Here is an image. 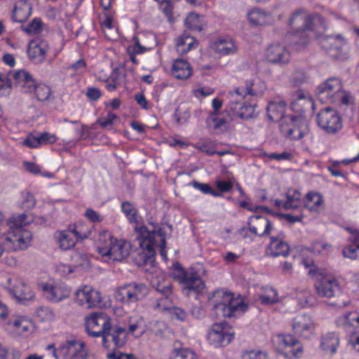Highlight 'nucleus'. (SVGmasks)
I'll use <instances>...</instances> for the list:
<instances>
[{"label":"nucleus","mask_w":359,"mask_h":359,"mask_svg":"<svg viewBox=\"0 0 359 359\" xmlns=\"http://www.w3.org/2000/svg\"><path fill=\"white\" fill-rule=\"evenodd\" d=\"M319 128L327 135L338 133L343 127L342 118L339 112L330 107L322 109L316 116Z\"/></svg>","instance_id":"9d476101"},{"label":"nucleus","mask_w":359,"mask_h":359,"mask_svg":"<svg viewBox=\"0 0 359 359\" xmlns=\"http://www.w3.org/2000/svg\"><path fill=\"white\" fill-rule=\"evenodd\" d=\"M91 233V231H81L79 226H74L73 230H65L56 233L55 237L58 246L63 250H68L76 244V238H87Z\"/></svg>","instance_id":"2eb2a0df"},{"label":"nucleus","mask_w":359,"mask_h":359,"mask_svg":"<svg viewBox=\"0 0 359 359\" xmlns=\"http://www.w3.org/2000/svg\"><path fill=\"white\" fill-rule=\"evenodd\" d=\"M244 89L246 95L257 96L262 94V91L258 90L257 88H255V84L252 80L246 81Z\"/></svg>","instance_id":"052dcab7"},{"label":"nucleus","mask_w":359,"mask_h":359,"mask_svg":"<svg viewBox=\"0 0 359 359\" xmlns=\"http://www.w3.org/2000/svg\"><path fill=\"white\" fill-rule=\"evenodd\" d=\"M215 184L219 191L222 193H227L231 191L233 183L230 181L225 182L222 180H217Z\"/></svg>","instance_id":"680f3d73"},{"label":"nucleus","mask_w":359,"mask_h":359,"mask_svg":"<svg viewBox=\"0 0 359 359\" xmlns=\"http://www.w3.org/2000/svg\"><path fill=\"white\" fill-rule=\"evenodd\" d=\"M177 343H175V346ZM170 359H198V357L195 352L190 348L175 346Z\"/></svg>","instance_id":"79ce46f5"},{"label":"nucleus","mask_w":359,"mask_h":359,"mask_svg":"<svg viewBox=\"0 0 359 359\" xmlns=\"http://www.w3.org/2000/svg\"><path fill=\"white\" fill-rule=\"evenodd\" d=\"M171 277L178 282L182 294L186 297L203 294L206 290L205 282L198 272L184 269L177 262L173 264Z\"/></svg>","instance_id":"20e7f679"},{"label":"nucleus","mask_w":359,"mask_h":359,"mask_svg":"<svg viewBox=\"0 0 359 359\" xmlns=\"http://www.w3.org/2000/svg\"><path fill=\"white\" fill-rule=\"evenodd\" d=\"M24 166L30 173L34 175L41 172L40 166L34 163L25 161L24 162Z\"/></svg>","instance_id":"69168bd1"},{"label":"nucleus","mask_w":359,"mask_h":359,"mask_svg":"<svg viewBox=\"0 0 359 359\" xmlns=\"http://www.w3.org/2000/svg\"><path fill=\"white\" fill-rule=\"evenodd\" d=\"M97 250L102 257L121 262L130 255V245L122 239H117L109 231L99 233L97 239Z\"/></svg>","instance_id":"7ed1b4c3"},{"label":"nucleus","mask_w":359,"mask_h":359,"mask_svg":"<svg viewBox=\"0 0 359 359\" xmlns=\"http://www.w3.org/2000/svg\"><path fill=\"white\" fill-rule=\"evenodd\" d=\"M208 126L215 130H222L226 123L224 113L211 112L206 119Z\"/></svg>","instance_id":"e433bc0d"},{"label":"nucleus","mask_w":359,"mask_h":359,"mask_svg":"<svg viewBox=\"0 0 359 359\" xmlns=\"http://www.w3.org/2000/svg\"><path fill=\"white\" fill-rule=\"evenodd\" d=\"M347 230L352 236L348 238L351 244L343 250V255L346 257L355 259L359 258V231L351 228H348Z\"/></svg>","instance_id":"cd10ccee"},{"label":"nucleus","mask_w":359,"mask_h":359,"mask_svg":"<svg viewBox=\"0 0 359 359\" xmlns=\"http://www.w3.org/2000/svg\"><path fill=\"white\" fill-rule=\"evenodd\" d=\"M201 18V16L195 13H189L185 20L187 27L191 30L202 31L203 23Z\"/></svg>","instance_id":"c03bdc74"},{"label":"nucleus","mask_w":359,"mask_h":359,"mask_svg":"<svg viewBox=\"0 0 359 359\" xmlns=\"http://www.w3.org/2000/svg\"><path fill=\"white\" fill-rule=\"evenodd\" d=\"M208 302L213 306L217 316L231 318L236 311H245L248 305L241 299H234L230 292L217 290L208 295Z\"/></svg>","instance_id":"39448f33"},{"label":"nucleus","mask_w":359,"mask_h":359,"mask_svg":"<svg viewBox=\"0 0 359 359\" xmlns=\"http://www.w3.org/2000/svg\"><path fill=\"white\" fill-rule=\"evenodd\" d=\"M43 289L46 292L47 299L53 302H60L69 296V290L62 286L45 285Z\"/></svg>","instance_id":"7c9ffc66"},{"label":"nucleus","mask_w":359,"mask_h":359,"mask_svg":"<svg viewBox=\"0 0 359 359\" xmlns=\"http://www.w3.org/2000/svg\"><path fill=\"white\" fill-rule=\"evenodd\" d=\"M86 96L93 101L97 100L101 96V91L96 88H88L86 92Z\"/></svg>","instance_id":"e2e57ef3"},{"label":"nucleus","mask_w":359,"mask_h":359,"mask_svg":"<svg viewBox=\"0 0 359 359\" xmlns=\"http://www.w3.org/2000/svg\"><path fill=\"white\" fill-rule=\"evenodd\" d=\"M242 359H269L267 353L262 351L251 350L245 351Z\"/></svg>","instance_id":"864d4df0"},{"label":"nucleus","mask_w":359,"mask_h":359,"mask_svg":"<svg viewBox=\"0 0 359 359\" xmlns=\"http://www.w3.org/2000/svg\"><path fill=\"white\" fill-rule=\"evenodd\" d=\"M172 74L178 79H187L191 75L189 63L183 59H177L172 66Z\"/></svg>","instance_id":"2f4dec72"},{"label":"nucleus","mask_w":359,"mask_h":359,"mask_svg":"<svg viewBox=\"0 0 359 359\" xmlns=\"http://www.w3.org/2000/svg\"><path fill=\"white\" fill-rule=\"evenodd\" d=\"M248 16L250 22L253 25H265L271 18L269 13L258 8L252 9Z\"/></svg>","instance_id":"4c0bfd02"},{"label":"nucleus","mask_w":359,"mask_h":359,"mask_svg":"<svg viewBox=\"0 0 359 359\" xmlns=\"http://www.w3.org/2000/svg\"><path fill=\"white\" fill-rule=\"evenodd\" d=\"M121 210L125 214L130 223L137 222V211L134 205L128 202L124 201L121 204Z\"/></svg>","instance_id":"a18cd8bd"},{"label":"nucleus","mask_w":359,"mask_h":359,"mask_svg":"<svg viewBox=\"0 0 359 359\" xmlns=\"http://www.w3.org/2000/svg\"><path fill=\"white\" fill-rule=\"evenodd\" d=\"M137 240L142 250L140 254V258L143 261L144 264H151L154 262L155 246L159 248L161 256L165 257V233L161 227L153 226L151 229H149L147 226L140 227Z\"/></svg>","instance_id":"f257e3e1"},{"label":"nucleus","mask_w":359,"mask_h":359,"mask_svg":"<svg viewBox=\"0 0 359 359\" xmlns=\"http://www.w3.org/2000/svg\"><path fill=\"white\" fill-rule=\"evenodd\" d=\"M212 50L220 55H228L237 52L238 48L234 41L230 37H219L212 42Z\"/></svg>","instance_id":"a878e982"},{"label":"nucleus","mask_w":359,"mask_h":359,"mask_svg":"<svg viewBox=\"0 0 359 359\" xmlns=\"http://www.w3.org/2000/svg\"><path fill=\"white\" fill-rule=\"evenodd\" d=\"M84 216L93 223L101 222L104 219L103 216L92 208H88L84 213Z\"/></svg>","instance_id":"6e6d98bb"},{"label":"nucleus","mask_w":359,"mask_h":359,"mask_svg":"<svg viewBox=\"0 0 359 359\" xmlns=\"http://www.w3.org/2000/svg\"><path fill=\"white\" fill-rule=\"evenodd\" d=\"M14 86L22 93H32L36 88V82L32 76L25 70H18L13 73Z\"/></svg>","instance_id":"5701e85b"},{"label":"nucleus","mask_w":359,"mask_h":359,"mask_svg":"<svg viewBox=\"0 0 359 359\" xmlns=\"http://www.w3.org/2000/svg\"><path fill=\"white\" fill-rule=\"evenodd\" d=\"M8 325L13 327V330L18 334H23L29 331L32 323L24 317H17L10 320Z\"/></svg>","instance_id":"ea45409f"},{"label":"nucleus","mask_w":359,"mask_h":359,"mask_svg":"<svg viewBox=\"0 0 359 359\" xmlns=\"http://www.w3.org/2000/svg\"><path fill=\"white\" fill-rule=\"evenodd\" d=\"M234 332L231 326L226 323H214L208 333L207 339L215 347L228 345L233 339Z\"/></svg>","instance_id":"9b49d317"},{"label":"nucleus","mask_w":359,"mask_h":359,"mask_svg":"<svg viewBox=\"0 0 359 359\" xmlns=\"http://www.w3.org/2000/svg\"><path fill=\"white\" fill-rule=\"evenodd\" d=\"M42 29V22L39 18H34L23 30L28 34H37Z\"/></svg>","instance_id":"3c124183"},{"label":"nucleus","mask_w":359,"mask_h":359,"mask_svg":"<svg viewBox=\"0 0 359 359\" xmlns=\"http://www.w3.org/2000/svg\"><path fill=\"white\" fill-rule=\"evenodd\" d=\"M292 329L299 336L309 338L313 333L314 324L310 316L305 314L298 315L294 318Z\"/></svg>","instance_id":"412c9836"},{"label":"nucleus","mask_w":359,"mask_h":359,"mask_svg":"<svg viewBox=\"0 0 359 359\" xmlns=\"http://www.w3.org/2000/svg\"><path fill=\"white\" fill-rule=\"evenodd\" d=\"M321 48L325 50L334 60L344 62L349 57V46L340 34L325 35L318 39Z\"/></svg>","instance_id":"423d86ee"},{"label":"nucleus","mask_w":359,"mask_h":359,"mask_svg":"<svg viewBox=\"0 0 359 359\" xmlns=\"http://www.w3.org/2000/svg\"><path fill=\"white\" fill-rule=\"evenodd\" d=\"M286 104L283 100H272L269 102L266 113L270 121H281L284 118Z\"/></svg>","instance_id":"bb28decb"},{"label":"nucleus","mask_w":359,"mask_h":359,"mask_svg":"<svg viewBox=\"0 0 359 359\" xmlns=\"http://www.w3.org/2000/svg\"><path fill=\"white\" fill-rule=\"evenodd\" d=\"M342 90L341 81L339 78L332 77L326 80L317 88V96L322 102L334 103L337 102Z\"/></svg>","instance_id":"ddd939ff"},{"label":"nucleus","mask_w":359,"mask_h":359,"mask_svg":"<svg viewBox=\"0 0 359 359\" xmlns=\"http://www.w3.org/2000/svg\"><path fill=\"white\" fill-rule=\"evenodd\" d=\"M286 210L296 209L300 205L301 193L296 189H289L286 194Z\"/></svg>","instance_id":"37998d69"},{"label":"nucleus","mask_w":359,"mask_h":359,"mask_svg":"<svg viewBox=\"0 0 359 359\" xmlns=\"http://www.w3.org/2000/svg\"><path fill=\"white\" fill-rule=\"evenodd\" d=\"M111 319L103 312L94 313L86 318V329L89 336L101 337L104 347L109 348L107 344V332L111 328Z\"/></svg>","instance_id":"1a4fd4ad"},{"label":"nucleus","mask_w":359,"mask_h":359,"mask_svg":"<svg viewBox=\"0 0 359 359\" xmlns=\"http://www.w3.org/2000/svg\"><path fill=\"white\" fill-rule=\"evenodd\" d=\"M231 109L237 115L238 117L243 119H248L252 117L255 111L254 107L250 104H245L238 100L230 101Z\"/></svg>","instance_id":"473e14b6"},{"label":"nucleus","mask_w":359,"mask_h":359,"mask_svg":"<svg viewBox=\"0 0 359 359\" xmlns=\"http://www.w3.org/2000/svg\"><path fill=\"white\" fill-rule=\"evenodd\" d=\"M273 342L277 345L278 351L287 358H297L302 353V345L291 334H278L274 338Z\"/></svg>","instance_id":"4468645a"},{"label":"nucleus","mask_w":359,"mask_h":359,"mask_svg":"<svg viewBox=\"0 0 359 359\" xmlns=\"http://www.w3.org/2000/svg\"><path fill=\"white\" fill-rule=\"evenodd\" d=\"M22 208L25 209H32L35 206L36 201L34 196L29 192H22Z\"/></svg>","instance_id":"603ef678"},{"label":"nucleus","mask_w":359,"mask_h":359,"mask_svg":"<svg viewBox=\"0 0 359 359\" xmlns=\"http://www.w3.org/2000/svg\"><path fill=\"white\" fill-rule=\"evenodd\" d=\"M339 344L338 335L334 332H328L322 337L320 346L325 351H330L332 353L336 352L337 347Z\"/></svg>","instance_id":"c9c22d12"},{"label":"nucleus","mask_w":359,"mask_h":359,"mask_svg":"<svg viewBox=\"0 0 359 359\" xmlns=\"http://www.w3.org/2000/svg\"><path fill=\"white\" fill-rule=\"evenodd\" d=\"M25 214L13 217L8 219L7 224L9 231L4 236V248L8 251L25 250L30 243L32 235L30 231L22 228L27 224Z\"/></svg>","instance_id":"f03ea898"},{"label":"nucleus","mask_w":359,"mask_h":359,"mask_svg":"<svg viewBox=\"0 0 359 359\" xmlns=\"http://www.w3.org/2000/svg\"><path fill=\"white\" fill-rule=\"evenodd\" d=\"M172 313L175 318L180 321L185 320L187 318V313L185 311L178 307H174L172 309Z\"/></svg>","instance_id":"774afa93"},{"label":"nucleus","mask_w":359,"mask_h":359,"mask_svg":"<svg viewBox=\"0 0 359 359\" xmlns=\"http://www.w3.org/2000/svg\"><path fill=\"white\" fill-rule=\"evenodd\" d=\"M7 290L18 301L31 299L33 297L29 286L19 280H8Z\"/></svg>","instance_id":"aec40b11"},{"label":"nucleus","mask_w":359,"mask_h":359,"mask_svg":"<svg viewBox=\"0 0 359 359\" xmlns=\"http://www.w3.org/2000/svg\"><path fill=\"white\" fill-rule=\"evenodd\" d=\"M266 60L274 65H286L290 60V53L287 48L280 43H272L266 50Z\"/></svg>","instance_id":"6ab92c4d"},{"label":"nucleus","mask_w":359,"mask_h":359,"mask_svg":"<svg viewBox=\"0 0 359 359\" xmlns=\"http://www.w3.org/2000/svg\"><path fill=\"white\" fill-rule=\"evenodd\" d=\"M65 359H87L88 350L83 342L76 340L67 341L60 347Z\"/></svg>","instance_id":"a211bd4d"},{"label":"nucleus","mask_w":359,"mask_h":359,"mask_svg":"<svg viewBox=\"0 0 359 359\" xmlns=\"http://www.w3.org/2000/svg\"><path fill=\"white\" fill-rule=\"evenodd\" d=\"M128 332L126 329L116 326L112 327L107 332V344L109 342L114 343V346L117 348L123 347L127 341Z\"/></svg>","instance_id":"c85d7f7f"},{"label":"nucleus","mask_w":359,"mask_h":359,"mask_svg":"<svg viewBox=\"0 0 359 359\" xmlns=\"http://www.w3.org/2000/svg\"><path fill=\"white\" fill-rule=\"evenodd\" d=\"M248 225L249 231L258 236L268 235L271 229L269 219L262 215H253L249 217Z\"/></svg>","instance_id":"4be33fe9"},{"label":"nucleus","mask_w":359,"mask_h":359,"mask_svg":"<svg viewBox=\"0 0 359 359\" xmlns=\"http://www.w3.org/2000/svg\"><path fill=\"white\" fill-rule=\"evenodd\" d=\"M304 123V121L301 117L287 115L281 119L279 127L285 137L291 140H300L305 135V132L302 128Z\"/></svg>","instance_id":"f8f14e48"},{"label":"nucleus","mask_w":359,"mask_h":359,"mask_svg":"<svg viewBox=\"0 0 359 359\" xmlns=\"http://www.w3.org/2000/svg\"><path fill=\"white\" fill-rule=\"evenodd\" d=\"M170 304V297L166 298L164 297L156 300L154 305V309L160 311H168L171 309Z\"/></svg>","instance_id":"5fc2aeb1"},{"label":"nucleus","mask_w":359,"mask_h":359,"mask_svg":"<svg viewBox=\"0 0 359 359\" xmlns=\"http://www.w3.org/2000/svg\"><path fill=\"white\" fill-rule=\"evenodd\" d=\"M12 83L7 75L0 74V95L7 96L11 93Z\"/></svg>","instance_id":"8fccbe9b"},{"label":"nucleus","mask_w":359,"mask_h":359,"mask_svg":"<svg viewBox=\"0 0 359 359\" xmlns=\"http://www.w3.org/2000/svg\"><path fill=\"white\" fill-rule=\"evenodd\" d=\"M259 299L262 304L271 305L278 302V292L271 287L266 290V294H260Z\"/></svg>","instance_id":"49530a36"},{"label":"nucleus","mask_w":359,"mask_h":359,"mask_svg":"<svg viewBox=\"0 0 359 359\" xmlns=\"http://www.w3.org/2000/svg\"><path fill=\"white\" fill-rule=\"evenodd\" d=\"M318 15H308L304 10H298L290 17L289 25L295 30L314 29L315 23L320 22Z\"/></svg>","instance_id":"f3484780"},{"label":"nucleus","mask_w":359,"mask_h":359,"mask_svg":"<svg viewBox=\"0 0 359 359\" xmlns=\"http://www.w3.org/2000/svg\"><path fill=\"white\" fill-rule=\"evenodd\" d=\"M190 185L201 191L204 194H210L215 197H219L222 196L221 193L215 191L209 184L201 183L198 181L193 180L190 182Z\"/></svg>","instance_id":"de8ad7c7"},{"label":"nucleus","mask_w":359,"mask_h":359,"mask_svg":"<svg viewBox=\"0 0 359 359\" xmlns=\"http://www.w3.org/2000/svg\"><path fill=\"white\" fill-rule=\"evenodd\" d=\"M34 91H35L37 99L41 102L48 100L51 95L50 88L44 84L36 86Z\"/></svg>","instance_id":"09e8293b"},{"label":"nucleus","mask_w":359,"mask_h":359,"mask_svg":"<svg viewBox=\"0 0 359 359\" xmlns=\"http://www.w3.org/2000/svg\"><path fill=\"white\" fill-rule=\"evenodd\" d=\"M246 93L245 92V89L243 88H237L234 90V92L231 93V100L236 101L238 100L241 102Z\"/></svg>","instance_id":"0e129e2a"},{"label":"nucleus","mask_w":359,"mask_h":359,"mask_svg":"<svg viewBox=\"0 0 359 359\" xmlns=\"http://www.w3.org/2000/svg\"><path fill=\"white\" fill-rule=\"evenodd\" d=\"M152 286L156 292L166 298H169L172 294L173 289L172 283L163 278L161 279H153Z\"/></svg>","instance_id":"f704fd0d"},{"label":"nucleus","mask_w":359,"mask_h":359,"mask_svg":"<svg viewBox=\"0 0 359 359\" xmlns=\"http://www.w3.org/2000/svg\"><path fill=\"white\" fill-rule=\"evenodd\" d=\"M336 103H339L344 105H352L354 104V98L348 93L341 90V93L339 95V97H337V102Z\"/></svg>","instance_id":"4d7b16f0"},{"label":"nucleus","mask_w":359,"mask_h":359,"mask_svg":"<svg viewBox=\"0 0 359 359\" xmlns=\"http://www.w3.org/2000/svg\"><path fill=\"white\" fill-rule=\"evenodd\" d=\"M313 29L295 30L292 34V41L298 49L304 48L310 41L309 32Z\"/></svg>","instance_id":"a19ab883"},{"label":"nucleus","mask_w":359,"mask_h":359,"mask_svg":"<svg viewBox=\"0 0 359 359\" xmlns=\"http://www.w3.org/2000/svg\"><path fill=\"white\" fill-rule=\"evenodd\" d=\"M195 43L196 39L184 32L177 41V51L182 55L186 54L193 48Z\"/></svg>","instance_id":"58836bf2"},{"label":"nucleus","mask_w":359,"mask_h":359,"mask_svg":"<svg viewBox=\"0 0 359 359\" xmlns=\"http://www.w3.org/2000/svg\"><path fill=\"white\" fill-rule=\"evenodd\" d=\"M41 145L53 144L57 140V137L54 134L44 132L39 135Z\"/></svg>","instance_id":"bf43d9fd"},{"label":"nucleus","mask_w":359,"mask_h":359,"mask_svg":"<svg viewBox=\"0 0 359 359\" xmlns=\"http://www.w3.org/2000/svg\"><path fill=\"white\" fill-rule=\"evenodd\" d=\"M32 14V6L25 0L19 1L13 11L12 18L15 22H24Z\"/></svg>","instance_id":"c756f323"},{"label":"nucleus","mask_w":359,"mask_h":359,"mask_svg":"<svg viewBox=\"0 0 359 359\" xmlns=\"http://www.w3.org/2000/svg\"><path fill=\"white\" fill-rule=\"evenodd\" d=\"M76 262H79V264L81 266L88 265L90 262L88 257L84 253H77L74 256Z\"/></svg>","instance_id":"338daca9"},{"label":"nucleus","mask_w":359,"mask_h":359,"mask_svg":"<svg viewBox=\"0 0 359 359\" xmlns=\"http://www.w3.org/2000/svg\"><path fill=\"white\" fill-rule=\"evenodd\" d=\"M309 273L316 278L314 287L319 297L331 298L339 297L342 293V287L334 277L324 275L318 269H311Z\"/></svg>","instance_id":"6e6552de"},{"label":"nucleus","mask_w":359,"mask_h":359,"mask_svg":"<svg viewBox=\"0 0 359 359\" xmlns=\"http://www.w3.org/2000/svg\"><path fill=\"white\" fill-rule=\"evenodd\" d=\"M323 196L317 192H309L306 195L304 206L311 211H319L323 208Z\"/></svg>","instance_id":"72a5a7b5"},{"label":"nucleus","mask_w":359,"mask_h":359,"mask_svg":"<svg viewBox=\"0 0 359 359\" xmlns=\"http://www.w3.org/2000/svg\"><path fill=\"white\" fill-rule=\"evenodd\" d=\"M284 234L280 233L279 236H271V242L269 243L267 252L272 257L283 256L286 257L289 254L290 247L283 238Z\"/></svg>","instance_id":"393cba45"},{"label":"nucleus","mask_w":359,"mask_h":359,"mask_svg":"<svg viewBox=\"0 0 359 359\" xmlns=\"http://www.w3.org/2000/svg\"><path fill=\"white\" fill-rule=\"evenodd\" d=\"M148 292L149 288L144 283L131 282L117 287L114 297L122 304L129 305L142 300Z\"/></svg>","instance_id":"0eeeda50"},{"label":"nucleus","mask_w":359,"mask_h":359,"mask_svg":"<svg viewBox=\"0 0 359 359\" xmlns=\"http://www.w3.org/2000/svg\"><path fill=\"white\" fill-rule=\"evenodd\" d=\"M23 144L32 149L38 148L41 146L39 136H35L32 134H29L27 138L25 139Z\"/></svg>","instance_id":"13d9d810"},{"label":"nucleus","mask_w":359,"mask_h":359,"mask_svg":"<svg viewBox=\"0 0 359 359\" xmlns=\"http://www.w3.org/2000/svg\"><path fill=\"white\" fill-rule=\"evenodd\" d=\"M49 50V45L44 40L34 41L29 43L27 48L29 57L37 62L45 60L46 53Z\"/></svg>","instance_id":"b1692460"},{"label":"nucleus","mask_w":359,"mask_h":359,"mask_svg":"<svg viewBox=\"0 0 359 359\" xmlns=\"http://www.w3.org/2000/svg\"><path fill=\"white\" fill-rule=\"evenodd\" d=\"M75 301L87 309L99 306L102 302L100 293L90 286H84L75 293Z\"/></svg>","instance_id":"dca6fc26"}]
</instances>
